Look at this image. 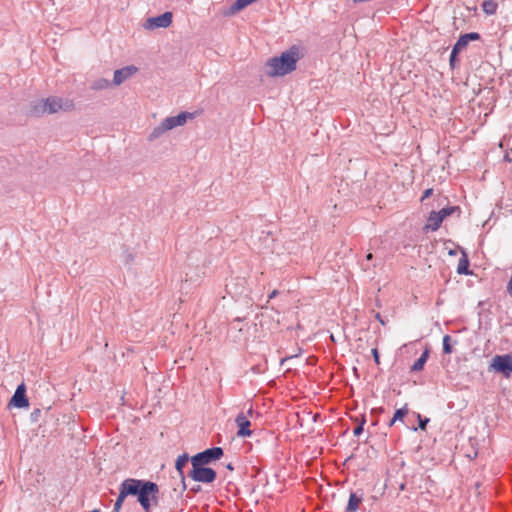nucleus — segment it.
<instances>
[{
  "label": "nucleus",
  "mask_w": 512,
  "mask_h": 512,
  "mask_svg": "<svg viewBox=\"0 0 512 512\" xmlns=\"http://www.w3.org/2000/svg\"><path fill=\"white\" fill-rule=\"evenodd\" d=\"M189 460L191 461V458L189 457V455L187 453H184V454L178 456V458H177V460L175 462V468H176V470L179 473V476L181 478V483H182V489L183 490L186 489L184 468L187 466Z\"/></svg>",
  "instance_id": "13"
},
{
  "label": "nucleus",
  "mask_w": 512,
  "mask_h": 512,
  "mask_svg": "<svg viewBox=\"0 0 512 512\" xmlns=\"http://www.w3.org/2000/svg\"><path fill=\"white\" fill-rule=\"evenodd\" d=\"M375 318L382 324L385 325V321L383 320L381 314L379 312L375 313Z\"/></svg>",
  "instance_id": "35"
},
{
  "label": "nucleus",
  "mask_w": 512,
  "mask_h": 512,
  "mask_svg": "<svg viewBox=\"0 0 512 512\" xmlns=\"http://www.w3.org/2000/svg\"><path fill=\"white\" fill-rule=\"evenodd\" d=\"M131 496H136L144 512H151L152 506L159 504V486L152 481L128 478Z\"/></svg>",
  "instance_id": "2"
},
{
  "label": "nucleus",
  "mask_w": 512,
  "mask_h": 512,
  "mask_svg": "<svg viewBox=\"0 0 512 512\" xmlns=\"http://www.w3.org/2000/svg\"><path fill=\"white\" fill-rule=\"evenodd\" d=\"M356 421H358V424L354 428L353 434H354V436H359V435L362 434V432L364 430V425L366 423V418H365L364 415H362L361 418L360 419H356Z\"/></svg>",
  "instance_id": "25"
},
{
  "label": "nucleus",
  "mask_w": 512,
  "mask_h": 512,
  "mask_svg": "<svg viewBox=\"0 0 512 512\" xmlns=\"http://www.w3.org/2000/svg\"><path fill=\"white\" fill-rule=\"evenodd\" d=\"M481 7L487 15H493L497 11L498 3L495 0H483Z\"/></svg>",
  "instance_id": "19"
},
{
  "label": "nucleus",
  "mask_w": 512,
  "mask_h": 512,
  "mask_svg": "<svg viewBox=\"0 0 512 512\" xmlns=\"http://www.w3.org/2000/svg\"><path fill=\"white\" fill-rule=\"evenodd\" d=\"M443 222L442 217L437 211H432L429 214V217L427 219V224L425 226V229H430L431 231H437L441 224Z\"/></svg>",
  "instance_id": "16"
},
{
  "label": "nucleus",
  "mask_w": 512,
  "mask_h": 512,
  "mask_svg": "<svg viewBox=\"0 0 512 512\" xmlns=\"http://www.w3.org/2000/svg\"><path fill=\"white\" fill-rule=\"evenodd\" d=\"M304 57V49L299 45H292L288 50L275 56L265 64L266 75L270 77L285 76L296 70L297 62Z\"/></svg>",
  "instance_id": "1"
},
{
  "label": "nucleus",
  "mask_w": 512,
  "mask_h": 512,
  "mask_svg": "<svg viewBox=\"0 0 512 512\" xmlns=\"http://www.w3.org/2000/svg\"><path fill=\"white\" fill-rule=\"evenodd\" d=\"M131 489L128 479H125L119 487V495L114 504V512H118L126 497L131 496Z\"/></svg>",
  "instance_id": "12"
},
{
  "label": "nucleus",
  "mask_w": 512,
  "mask_h": 512,
  "mask_svg": "<svg viewBox=\"0 0 512 512\" xmlns=\"http://www.w3.org/2000/svg\"><path fill=\"white\" fill-rule=\"evenodd\" d=\"M430 354L429 347H426L421 356L414 362V364L411 366L410 371L411 372H419L424 369V365L427 362Z\"/></svg>",
  "instance_id": "18"
},
{
  "label": "nucleus",
  "mask_w": 512,
  "mask_h": 512,
  "mask_svg": "<svg viewBox=\"0 0 512 512\" xmlns=\"http://www.w3.org/2000/svg\"><path fill=\"white\" fill-rule=\"evenodd\" d=\"M419 421V428L425 430L429 423V418H423L419 413L416 414Z\"/></svg>",
  "instance_id": "30"
},
{
  "label": "nucleus",
  "mask_w": 512,
  "mask_h": 512,
  "mask_svg": "<svg viewBox=\"0 0 512 512\" xmlns=\"http://www.w3.org/2000/svg\"><path fill=\"white\" fill-rule=\"evenodd\" d=\"M162 122L168 131L172 130L175 127H178L176 119H174V116L167 117Z\"/></svg>",
  "instance_id": "28"
},
{
  "label": "nucleus",
  "mask_w": 512,
  "mask_h": 512,
  "mask_svg": "<svg viewBox=\"0 0 512 512\" xmlns=\"http://www.w3.org/2000/svg\"><path fill=\"white\" fill-rule=\"evenodd\" d=\"M437 212L440 214V216L444 220L445 218H447L448 216H450L456 212L458 214H460L461 210H460L459 206H448V207L442 208L440 211H437Z\"/></svg>",
  "instance_id": "22"
},
{
  "label": "nucleus",
  "mask_w": 512,
  "mask_h": 512,
  "mask_svg": "<svg viewBox=\"0 0 512 512\" xmlns=\"http://www.w3.org/2000/svg\"><path fill=\"white\" fill-rule=\"evenodd\" d=\"M47 114H55L59 111L70 112L75 109L72 99L50 96L45 99Z\"/></svg>",
  "instance_id": "3"
},
{
  "label": "nucleus",
  "mask_w": 512,
  "mask_h": 512,
  "mask_svg": "<svg viewBox=\"0 0 512 512\" xmlns=\"http://www.w3.org/2000/svg\"><path fill=\"white\" fill-rule=\"evenodd\" d=\"M371 353L373 355L375 363L377 365H379L380 364V355H379L378 349L377 348H373Z\"/></svg>",
  "instance_id": "32"
},
{
  "label": "nucleus",
  "mask_w": 512,
  "mask_h": 512,
  "mask_svg": "<svg viewBox=\"0 0 512 512\" xmlns=\"http://www.w3.org/2000/svg\"><path fill=\"white\" fill-rule=\"evenodd\" d=\"M137 70H138L137 67H135L133 65L126 66L121 69H117L114 72V78H113L114 85L118 86V85L122 84L125 80H127L134 73H136Z\"/></svg>",
  "instance_id": "11"
},
{
  "label": "nucleus",
  "mask_w": 512,
  "mask_h": 512,
  "mask_svg": "<svg viewBox=\"0 0 512 512\" xmlns=\"http://www.w3.org/2000/svg\"><path fill=\"white\" fill-rule=\"evenodd\" d=\"M491 367L505 377H510L512 373V356L509 354L495 355L492 359Z\"/></svg>",
  "instance_id": "6"
},
{
  "label": "nucleus",
  "mask_w": 512,
  "mask_h": 512,
  "mask_svg": "<svg viewBox=\"0 0 512 512\" xmlns=\"http://www.w3.org/2000/svg\"><path fill=\"white\" fill-rule=\"evenodd\" d=\"M188 476L194 481L208 484L216 480L217 473L214 469L204 465H192V469L188 473Z\"/></svg>",
  "instance_id": "5"
},
{
  "label": "nucleus",
  "mask_w": 512,
  "mask_h": 512,
  "mask_svg": "<svg viewBox=\"0 0 512 512\" xmlns=\"http://www.w3.org/2000/svg\"><path fill=\"white\" fill-rule=\"evenodd\" d=\"M173 15L167 11L157 17L148 18L145 24L147 29L167 28L172 23Z\"/></svg>",
  "instance_id": "7"
},
{
  "label": "nucleus",
  "mask_w": 512,
  "mask_h": 512,
  "mask_svg": "<svg viewBox=\"0 0 512 512\" xmlns=\"http://www.w3.org/2000/svg\"><path fill=\"white\" fill-rule=\"evenodd\" d=\"M168 130L165 128L163 122H161L158 126H156L152 132L149 134L148 136V140L149 141H154L156 139H158L159 137H161L165 132H167Z\"/></svg>",
  "instance_id": "20"
},
{
  "label": "nucleus",
  "mask_w": 512,
  "mask_h": 512,
  "mask_svg": "<svg viewBox=\"0 0 512 512\" xmlns=\"http://www.w3.org/2000/svg\"><path fill=\"white\" fill-rule=\"evenodd\" d=\"M363 501V494L357 492H351L349 500L346 506V512H356L359 509V505Z\"/></svg>",
  "instance_id": "17"
},
{
  "label": "nucleus",
  "mask_w": 512,
  "mask_h": 512,
  "mask_svg": "<svg viewBox=\"0 0 512 512\" xmlns=\"http://www.w3.org/2000/svg\"><path fill=\"white\" fill-rule=\"evenodd\" d=\"M235 422L238 427L237 436L238 437H250L252 435V430H250L251 422L244 415V413H239L235 419Z\"/></svg>",
  "instance_id": "10"
},
{
  "label": "nucleus",
  "mask_w": 512,
  "mask_h": 512,
  "mask_svg": "<svg viewBox=\"0 0 512 512\" xmlns=\"http://www.w3.org/2000/svg\"><path fill=\"white\" fill-rule=\"evenodd\" d=\"M433 194V189L428 188L423 192V195L421 197V201H424L426 198H429Z\"/></svg>",
  "instance_id": "33"
},
{
  "label": "nucleus",
  "mask_w": 512,
  "mask_h": 512,
  "mask_svg": "<svg viewBox=\"0 0 512 512\" xmlns=\"http://www.w3.org/2000/svg\"><path fill=\"white\" fill-rule=\"evenodd\" d=\"M253 2H255V1L254 0H236L230 7L231 13L239 12Z\"/></svg>",
  "instance_id": "21"
},
{
  "label": "nucleus",
  "mask_w": 512,
  "mask_h": 512,
  "mask_svg": "<svg viewBox=\"0 0 512 512\" xmlns=\"http://www.w3.org/2000/svg\"><path fill=\"white\" fill-rule=\"evenodd\" d=\"M110 85V82L107 79L100 78L93 82L91 88L93 90H102L108 88Z\"/></svg>",
  "instance_id": "24"
},
{
  "label": "nucleus",
  "mask_w": 512,
  "mask_h": 512,
  "mask_svg": "<svg viewBox=\"0 0 512 512\" xmlns=\"http://www.w3.org/2000/svg\"><path fill=\"white\" fill-rule=\"evenodd\" d=\"M408 414V408L406 405L403 408L397 409L394 413L393 420L403 421Z\"/></svg>",
  "instance_id": "26"
},
{
  "label": "nucleus",
  "mask_w": 512,
  "mask_h": 512,
  "mask_svg": "<svg viewBox=\"0 0 512 512\" xmlns=\"http://www.w3.org/2000/svg\"><path fill=\"white\" fill-rule=\"evenodd\" d=\"M29 114L34 117H40L47 114L45 99L32 102L30 104Z\"/></svg>",
  "instance_id": "15"
},
{
  "label": "nucleus",
  "mask_w": 512,
  "mask_h": 512,
  "mask_svg": "<svg viewBox=\"0 0 512 512\" xmlns=\"http://www.w3.org/2000/svg\"><path fill=\"white\" fill-rule=\"evenodd\" d=\"M248 413H249L250 415H252V413H253L252 408H250V409H249Z\"/></svg>",
  "instance_id": "41"
},
{
  "label": "nucleus",
  "mask_w": 512,
  "mask_h": 512,
  "mask_svg": "<svg viewBox=\"0 0 512 512\" xmlns=\"http://www.w3.org/2000/svg\"><path fill=\"white\" fill-rule=\"evenodd\" d=\"M91 512H100V511L96 509V510H93V511H91Z\"/></svg>",
  "instance_id": "44"
},
{
  "label": "nucleus",
  "mask_w": 512,
  "mask_h": 512,
  "mask_svg": "<svg viewBox=\"0 0 512 512\" xmlns=\"http://www.w3.org/2000/svg\"><path fill=\"white\" fill-rule=\"evenodd\" d=\"M194 115L190 112H181L177 116H174V119H176V123L178 126L184 125L188 119H193Z\"/></svg>",
  "instance_id": "23"
},
{
  "label": "nucleus",
  "mask_w": 512,
  "mask_h": 512,
  "mask_svg": "<svg viewBox=\"0 0 512 512\" xmlns=\"http://www.w3.org/2000/svg\"><path fill=\"white\" fill-rule=\"evenodd\" d=\"M9 406L16 408H24L29 406V401L26 396V386L24 383H21L17 386L14 395L9 401Z\"/></svg>",
  "instance_id": "8"
},
{
  "label": "nucleus",
  "mask_w": 512,
  "mask_h": 512,
  "mask_svg": "<svg viewBox=\"0 0 512 512\" xmlns=\"http://www.w3.org/2000/svg\"><path fill=\"white\" fill-rule=\"evenodd\" d=\"M404 488H405V485H404V484H402V485L400 486V489H401V490H404Z\"/></svg>",
  "instance_id": "42"
},
{
  "label": "nucleus",
  "mask_w": 512,
  "mask_h": 512,
  "mask_svg": "<svg viewBox=\"0 0 512 512\" xmlns=\"http://www.w3.org/2000/svg\"><path fill=\"white\" fill-rule=\"evenodd\" d=\"M481 39V35L478 32H469L460 35L457 42L454 44L452 50L454 53L460 54L462 51H464L470 41H478Z\"/></svg>",
  "instance_id": "9"
},
{
  "label": "nucleus",
  "mask_w": 512,
  "mask_h": 512,
  "mask_svg": "<svg viewBox=\"0 0 512 512\" xmlns=\"http://www.w3.org/2000/svg\"><path fill=\"white\" fill-rule=\"evenodd\" d=\"M470 261L468 254L465 250L461 249V257L457 265V273L460 275H472V271L469 269Z\"/></svg>",
  "instance_id": "14"
},
{
  "label": "nucleus",
  "mask_w": 512,
  "mask_h": 512,
  "mask_svg": "<svg viewBox=\"0 0 512 512\" xmlns=\"http://www.w3.org/2000/svg\"><path fill=\"white\" fill-rule=\"evenodd\" d=\"M443 352L445 354L452 353V345H451V336L450 335H445L443 337Z\"/></svg>",
  "instance_id": "27"
},
{
  "label": "nucleus",
  "mask_w": 512,
  "mask_h": 512,
  "mask_svg": "<svg viewBox=\"0 0 512 512\" xmlns=\"http://www.w3.org/2000/svg\"><path fill=\"white\" fill-rule=\"evenodd\" d=\"M383 412H384V408H383V407L374 408V409H372V411H371V413H372L373 415H375V414H381V413H383Z\"/></svg>",
  "instance_id": "34"
},
{
  "label": "nucleus",
  "mask_w": 512,
  "mask_h": 512,
  "mask_svg": "<svg viewBox=\"0 0 512 512\" xmlns=\"http://www.w3.org/2000/svg\"><path fill=\"white\" fill-rule=\"evenodd\" d=\"M378 424V420L376 419L374 422H373V425H377Z\"/></svg>",
  "instance_id": "43"
},
{
  "label": "nucleus",
  "mask_w": 512,
  "mask_h": 512,
  "mask_svg": "<svg viewBox=\"0 0 512 512\" xmlns=\"http://www.w3.org/2000/svg\"><path fill=\"white\" fill-rule=\"evenodd\" d=\"M373 259V254L371 252H369L367 255H366V260L370 261Z\"/></svg>",
  "instance_id": "37"
},
{
  "label": "nucleus",
  "mask_w": 512,
  "mask_h": 512,
  "mask_svg": "<svg viewBox=\"0 0 512 512\" xmlns=\"http://www.w3.org/2000/svg\"><path fill=\"white\" fill-rule=\"evenodd\" d=\"M226 468L233 471L234 470V466L232 465V463H229L226 465Z\"/></svg>",
  "instance_id": "38"
},
{
  "label": "nucleus",
  "mask_w": 512,
  "mask_h": 512,
  "mask_svg": "<svg viewBox=\"0 0 512 512\" xmlns=\"http://www.w3.org/2000/svg\"><path fill=\"white\" fill-rule=\"evenodd\" d=\"M224 454L221 447L208 448L202 452L197 453L191 457L192 465H209L212 462L219 460Z\"/></svg>",
  "instance_id": "4"
},
{
  "label": "nucleus",
  "mask_w": 512,
  "mask_h": 512,
  "mask_svg": "<svg viewBox=\"0 0 512 512\" xmlns=\"http://www.w3.org/2000/svg\"><path fill=\"white\" fill-rule=\"evenodd\" d=\"M279 294V291L278 290H273L270 294H269V299H273L275 298L277 295Z\"/></svg>",
  "instance_id": "36"
},
{
  "label": "nucleus",
  "mask_w": 512,
  "mask_h": 512,
  "mask_svg": "<svg viewBox=\"0 0 512 512\" xmlns=\"http://www.w3.org/2000/svg\"><path fill=\"white\" fill-rule=\"evenodd\" d=\"M458 53H454V51H451L450 58H449V64L452 69L456 68L459 65V59H458Z\"/></svg>",
  "instance_id": "29"
},
{
  "label": "nucleus",
  "mask_w": 512,
  "mask_h": 512,
  "mask_svg": "<svg viewBox=\"0 0 512 512\" xmlns=\"http://www.w3.org/2000/svg\"><path fill=\"white\" fill-rule=\"evenodd\" d=\"M40 416H41V410L39 408H36L31 412L30 419L33 423H36V422H38Z\"/></svg>",
  "instance_id": "31"
},
{
  "label": "nucleus",
  "mask_w": 512,
  "mask_h": 512,
  "mask_svg": "<svg viewBox=\"0 0 512 512\" xmlns=\"http://www.w3.org/2000/svg\"><path fill=\"white\" fill-rule=\"evenodd\" d=\"M456 253H457V252H456V250H450V251H449V254H450V255H456Z\"/></svg>",
  "instance_id": "40"
},
{
  "label": "nucleus",
  "mask_w": 512,
  "mask_h": 512,
  "mask_svg": "<svg viewBox=\"0 0 512 512\" xmlns=\"http://www.w3.org/2000/svg\"><path fill=\"white\" fill-rule=\"evenodd\" d=\"M396 420H393V418L388 422V426L392 427L395 424Z\"/></svg>",
  "instance_id": "39"
}]
</instances>
